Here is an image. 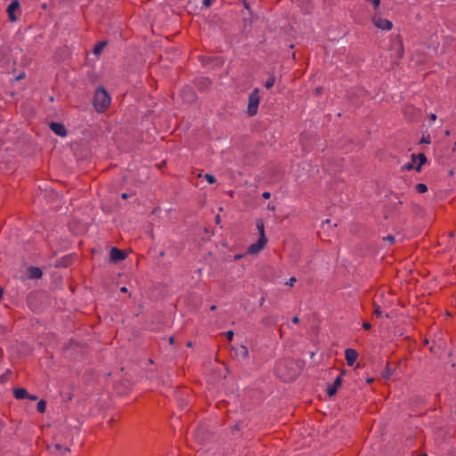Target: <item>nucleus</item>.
<instances>
[{"label":"nucleus","mask_w":456,"mask_h":456,"mask_svg":"<svg viewBox=\"0 0 456 456\" xmlns=\"http://www.w3.org/2000/svg\"><path fill=\"white\" fill-rule=\"evenodd\" d=\"M275 371L284 381H290L296 378L297 368L291 361H281L277 363Z\"/></svg>","instance_id":"f257e3e1"},{"label":"nucleus","mask_w":456,"mask_h":456,"mask_svg":"<svg viewBox=\"0 0 456 456\" xmlns=\"http://www.w3.org/2000/svg\"><path fill=\"white\" fill-rule=\"evenodd\" d=\"M110 96L104 88H96L94 97V106L98 112H103L110 106Z\"/></svg>","instance_id":"f03ea898"},{"label":"nucleus","mask_w":456,"mask_h":456,"mask_svg":"<svg viewBox=\"0 0 456 456\" xmlns=\"http://www.w3.org/2000/svg\"><path fill=\"white\" fill-rule=\"evenodd\" d=\"M427 162V158L424 153H419L417 155L412 154L410 162L404 164L402 167V170L410 171L415 169L417 172L421 170L422 166Z\"/></svg>","instance_id":"7ed1b4c3"},{"label":"nucleus","mask_w":456,"mask_h":456,"mask_svg":"<svg viewBox=\"0 0 456 456\" xmlns=\"http://www.w3.org/2000/svg\"><path fill=\"white\" fill-rule=\"evenodd\" d=\"M259 102V90L255 88L248 95V114L249 116H254L256 114Z\"/></svg>","instance_id":"20e7f679"},{"label":"nucleus","mask_w":456,"mask_h":456,"mask_svg":"<svg viewBox=\"0 0 456 456\" xmlns=\"http://www.w3.org/2000/svg\"><path fill=\"white\" fill-rule=\"evenodd\" d=\"M372 23L381 30L388 31L393 28V23L389 20L382 18L378 12L373 15Z\"/></svg>","instance_id":"39448f33"},{"label":"nucleus","mask_w":456,"mask_h":456,"mask_svg":"<svg viewBox=\"0 0 456 456\" xmlns=\"http://www.w3.org/2000/svg\"><path fill=\"white\" fill-rule=\"evenodd\" d=\"M266 243H267V239H258V240L256 243L251 244L248 248L247 253L251 254V255L257 254L265 248Z\"/></svg>","instance_id":"423d86ee"},{"label":"nucleus","mask_w":456,"mask_h":456,"mask_svg":"<svg viewBox=\"0 0 456 456\" xmlns=\"http://www.w3.org/2000/svg\"><path fill=\"white\" fill-rule=\"evenodd\" d=\"M126 254L125 251L118 249L116 247H112L110 251V258L112 262L117 263L126 259Z\"/></svg>","instance_id":"0eeeda50"},{"label":"nucleus","mask_w":456,"mask_h":456,"mask_svg":"<svg viewBox=\"0 0 456 456\" xmlns=\"http://www.w3.org/2000/svg\"><path fill=\"white\" fill-rule=\"evenodd\" d=\"M19 9L20 2L18 0H12L7 7V13L11 21L14 22L17 20V17L15 16L14 12Z\"/></svg>","instance_id":"6e6552de"},{"label":"nucleus","mask_w":456,"mask_h":456,"mask_svg":"<svg viewBox=\"0 0 456 456\" xmlns=\"http://www.w3.org/2000/svg\"><path fill=\"white\" fill-rule=\"evenodd\" d=\"M343 374H344V372H341V373H340V374H339V375L335 379L334 383L327 388V394H328V395H329V396H333V395L337 393V391H338V387H339L341 386V384H342V375H343Z\"/></svg>","instance_id":"1a4fd4ad"},{"label":"nucleus","mask_w":456,"mask_h":456,"mask_svg":"<svg viewBox=\"0 0 456 456\" xmlns=\"http://www.w3.org/2000/svg\"><path fill=\"white\" fill-rule=\"evenodd\" d=\"M50 128L59 136L65 137L67 135V130L61 123L52 122L50 124Z\"/></svg>","instance_id":"9d476101"},{"label":"nucleus","mask_w":456,"mask_h":456,"mask_svg":"<svg viewBox=\"0 0 456 456\" xmlns=\"http://www.w3.org/2000/svg\"><path fill=\"white\" fill-rule=\"evenodd\" d=\"M345 357L348 366H353L358 357V353L353 348H347L345 351Z\"/></svg>","instance_id":"9b49d317"},{"label":"nucleus","mask_w":456,"mask_h":456,"mask_svg":"<svg viewBox=\"0 0 456 456\" xmlns=\"http://www.w3.org/2000/svg\"><path fill=\"white\" fill-rule=\"evenodd\" d=\"M13 395L16 399L22 400V399H27V396H28V393L25 388L18 387V388H14Z\"/></svg>","instance_id":"f8f14e48"},{"label":"nucleus","mask_w":456,"mask_h":456,"mask_svg":"<svg viewBox=\"0 0 456 456\" xmlns=\"http://www.w3.org/2000/svg\"><path fill=\"white\" fill-rule=\"evenodd\" d=\"M42 270L38 267L31 266L28 268V276L31 279H39L42 277Z\"/></svg>","instance_id":"ddd939ff"},{"label":"nucleus","mask_w":456,"mask_h":456,"mask_svg":"<svg viewBox=\"0 0 456 456\" xmlns=\"http://www.w3.org/2000/svg\"><path fill=\"white\" fill-rule=\"evenodd\" d=\"M183 97L186 102H192L195 100V94L191 88H186L183 92Z\"/></svg>","instance_id":"4468645a"},{"label":"nucleus","mask_w":456,"mask_h":456,"mask_svg":"<svg viewBox=\"0 0 456 456\" xmlns=\"http://www.w3.org/2000/svg\"><path fill=\"white\" fill-rule=\"evenodd\" d=\"M256 229L258 230L260 235L259 239H266L265 234V224L263 220L259 219L256 221Z\"/></svg>","instance_id":"2eb2a0df"},{"label":"nucleus","mask_w":456,"mask_h":456,"mask_svg":"<svg viewBox=\"0 0 456 456\" xmlns=\"http://www.w3.org/2000/svg\"><path fill=\"white\" fill-rule=\"evenodd\" d=\"M106 45H107L106 41H101L98 44H96L94 48V51H93L94 54L99 55L102 52V50L104 49V47Z\"/></svg>","instance_id":"dca6fc26"},{"label":"nucleus","mask_w":456,"mask_h":456,"mask_svg":"<svg viewBox=\"0 0 456 456\" xmlns=\"http://www.w3.org/2000/svg\"><path fill=\"white\" fill-rule=\"evenodd\" d=\"M236 354H237L238 356H241V357H243V358H246V357H248V348H247L246 346H240L237 348V350H236Z\"/></svg>","instance_id":"f3484780"},{"label":"nucleus","mask_w":456,"mask_h":456,"mask_svg":"<svg viewBox=\"0 0 456 456\" xmlns=\"http://www.w3.org/2000/svg\"><path fill=\"white\" fill-rule=\"evenodd\" d=\"M275 83V77L274 76H271L267 80L266 82L265 83V87L266 89H270L273 86Z\"/></svg>","instance_id":"a211bd4d"},{"label":"nucleus","mask_w":456,"mask_h":456,"mask_svg":"<svg viewBox=\"0 0 456 456\" xmlns=\"http://www.w3.org/2000/svg\"><path fill=\"white\" fill-rule=\"evenodd\" d=\"M45 409H46V403L44 400H41L37 403V410L43 413L45 411Z\"/></svg>","instance_id":"6ab92c4d"},{"label":"nucleus","mask_w":456,"mask_h":456,"mask_svg":"<svg viewBox=\"0 0 456 456\" xmlns=\"http://www.w3.org/2000/svg\"><path fill=\"white\" fill-rule=\"evenodd\" d=\"M10 373L11 370H6V371L0 376V384H4L8 380Z\"/></svg>","instance_id":"aec40b11"},{"label":"nucleus","mask_w":456,"mask_h":456,"mask_svg":"<svg viewBox=\"0 0 456 456\" xmlns=\"http://www.w3.org/2000/svg\"><path fill=\"white\" fill-rule=\"evenodd\" d=\"M416 190L419 193H424L428 191V186L425 183H418Z\"/></svg>","instance_id":"412c9836"},{"label":"nucleus","mask_w":456,"mask_h":456,"mask_svg":"<svg viewBox=\"0 0 456 456\" xmlns=\"http://www.w3.org/2000/svg\"><path fill=\"white\" fill-rule=\"evenodd\" d=\"M204 177L209 183H214L216 182L215 176L210 174H206Z\"/></svg>","instance_id":"4be33fe9"},{"label":"nucleus","mask_w":456,"mask_h":456,"mask_svg":"<svg viewBox=\"0 0 456 456\" xmlns=\"http://www.w3.org/2000/svg\"><path fill=\"white\" fill-rule=\"evenodd\" d=\"M383 240L390 244H393L395 240V238L393 235H387L383 237Z\"/></svg>","instance_id":"5701e85b"},{"label":"nucleus","mask_w":456,"mask_h":456,"mask_svg":"<svg viewBox=\"0 0 456 456\" xmlns=\"http://www.w3.org/2000/svg\"><path fill=\"white\" fill-rule=\"evenodd\" d=\"M374 314H375L378 318L382 317V312H381V309H380V306H379V305H375Z\"/></svg>","instance_id":"b1692460"},{"label":"nucleus","mask_w":456,"mask_h":456,"mask_svg":"<svg viewBox=\"0 0 456 456\" xmlns=\"http://www.w3.org/2000/svg\"><path fill=\"white\" fill-rule=\"evenodd\" d=\"M430 142H431V141H430V137H429V135H427V136L423 135L419 142H420V143H427V144H429V143H430Z\"/></svg>","instance_id":"393cba45"},{"label":"nucleus","mask_w":456,"mask_h":456,"mask_svg":"<svg viewBox=\"0 0 456 456\" xmlns=\"http://www.w3.org/2000/svg\"><path fill=\"white\" fill-rule=\"evenodd\" d=\"M366 1L370 3L371 4H373V6L375 8L379 7L380 4V0H366Z\"/></svg>","instance_id":"a878e982"},{"label":"nucleus","mask_w":456,"mask_h":456,"mask_svg":"<svg viewBox=\"0 0 456 456\" xmlns=\"http://www.w3.org/2000/svg\"><path fill=\"white\" fill-rule=\"evenodd\" d=\"M233 336H234V333L232 330H229L225 333V337L227 338L228 340H232L233 338Z\"/></svg>","instance_id":"bb28decb"},{"label":"nucleus","mask_w":456,"mask_h":456,"mask_svg":"<svg viewBox=\"0 0 456 456\" xmlns=\"http://www.w3.org/2000/svg\"><path fill=\"white\" fill-rule=\"evenodd\" d=\"M297 281V279L295 277H291L287 282L286 285L293 286L294 283Z\"/></svg>","instance_id":"cd10ccee"},{"label":"nucleus","mask_w":456,"mask_h":456,"mask_svg":"<svg viewBox=\"0 0 456 456\" xmlns=\"http://www.w3.org/2000/svg\"><path fill=\"white\" fill-rule=\"evenodd\" d=\"M362 327H363V329H364V330H370V328H371V324H370V322H364V323L362 324Z\"/></svg>","instance_id":"c85d7f7f"},{"label":"nucleus","mask_w":456,"mask_h":456,"mask_svg":"<svg viewBox=\"0 0 456 456\" xmlns=\"http://www.w3.org/2000/svg\"><path fill=\"white\" fill-rule=\"evenodd\" d=\"M429 119H430V122L433 123L436 120V115L432 113L429 115Z\"/></svg>","instance_id":"c756f323"},{"label":"nucleus","mask_w":456,"mask_h":456,"mask_svg":"<svg viewBox=\"0 0 456 456\" xmlns=\"http://www.w3.org/2000/svg\"><path fill=\"white\" fill-rule=\"evenodd\" d=\"M27 399H29L31 401H37V396L34 395L28 394V396H27Z\"/></svg>","instance_id":"7c9ffc66"},{"label":"nucleus","mask_w":456,"mask_h":456,"mask_svg":"<svg viewBox=\"0 0 456 456\" xmlns=\"http://www.w3.org/2000/svg\"><path fill=\"white\" fill-rule=\"evenodd\" d=\"M203 86H208L210 81L208 78H202Z\"/></svg>","instance_id":"2f4dec72"},{"label":"nucleus","mask_w":456,"mask_h":456,"mask_svg":"<svg viewBox=\"0 0 456 456\" xmlns=\"http://www.w3.org/2000/svg\"><path fill=\"white\" fill-rule=\"evenodd\" d=\"M203 4L205 7H209L211 5V0H204Z\"/></svg>","instance_id":"473e14b6"},{"label":"nucleus","mask_w":456,"mask_h":456,"mask_svg":"<svg viewBox=\"0 0 456 456\" xmlns=\"http://www.w3.org/2000/svg\"><path fill=\"white\" fill-rule=\"evenodd\" d=\"M271 197V193L269 191H265L263 193V198L269 199Z\"/></svg>","instance_id":"72a5a7b5"},{"label":"nucleus","mask_w":456,"mask_h":456,"mask_svg":"<svg viewBox=\"0 0 456 456\" xmlns=\"http://www.w3.org/2000/svg\"><path fill=\"white\" fill-rule=\"evenodd\" d=\"M292 322H293L294 324H297V323L299 322V318H298L297 316H294V317L292 318Z\"/></svg>","instance_id":"f704fd0d"},{"label":"nucleus","mask_w":456,"mask_h":456,"mask_svg":"<svg viewBox=\"0 0 456 456\" xmlns=\"http://www.w3.org/2000/svg\"><path fill=\"white\" fill-rule=\"evenodd\" d=\"M267 208H268L269 210L273 211V210L275 209V206H274L273 204L269 203V204L267 205Z\"/></svg>","instance_id":"c9c22d12"},{"label":"nucleus","mask_w":456,"mask_h":456,"mask_svg":"<svg viewBox=\"0 0 456 456\" xmlns=\"http://www.w3.org/2000/svg\"><path fill=\"white\" fill-rule=\"evenodd\" d=\"M398 45H399V50H398V52H399V55L401 56V55H402V53H403L402 44L399 42V43H398Z\"/></svg>","instance_id":"e433bc0d"},{"label":"nucleus","mask_w":456,"mask_h":456,"mask_svg":"<svg viewBox=\"0 0 456 456\" xmlns=\"http://www.w3.org/2000/svg\"><path fill=\"white\" fill-rule=\"evenodd\" d=\"M241 257H242V255H241V254H238V255H235V256H234V259H235V260H239V259H240Z\"/></svg>","instance_id":"4c0bfd02"},{"label":"nucleus","mask_w":456,"mask_h":456,"mask_svg":"<svg viewBox=\"0 0 456 456\" xmlns=\"http://www.w3.org/2000/svg\"><path fill=\"white\" fill-rule=\"evenodd\" d=\"M120 291L123 292V293H126V292H127V288L126 287H122V288H120Z\"/></svg>","instance_id":"58836bf2"},{"label":"nucleus","mask_w":456,"mask_h":456,"mask_svg":"<svg viewBox=\"0 0 456 456\" xmlns=\"http://www.w3.org/2000/svg\"><path fill=\"white\" fill-rule=\"evenodd\" d=\"M4 294V289L0 286V299L2 298Z\"/></svg>","instance_id":"ea45409f"},{"label":"nucleus","mask_w":456,"mask_h":456,"mask_svg":"<svg viewBox=\"0 0 456 456\" xmlns=\"http://www.w3.org/2000/svg\"><path fill=\"white\" fill-rule=\"evenodd\" d=\"M121 197H122V199L126 200V199H127V198H128V194H127V193H123V194L121 195Z\"/></svg>","instance_id":"a19ab883"},{"label":"nucleus","mask_w":456,"mask_h":456,"mask_svg":"<svg viewBox=\"0 0 456 456\" xmlns=\"http://www.w3.org/2000/svg\"><path fill=\"white\" fill-rule=\"evenodd\" d=\"M263 322H264V324H265V325H269V324H271V322H269L267 320H263Z\"/></svg>","instance_id":"79ce46f5"},{"label":"nucleus","mask_w":456,"mask_h":456,"mask_svg":"<svg viewBox=\"0 0 456 456\" xmlns=\"http://www.w3.org/2000/svg\"><path fill=\"white\" fill-rule=\"evenodd\" d=\"M23 77H24V75H23V74H20V75H19V76L17 77V79H18V80H19V79H21Z\"/></svg>","instance_id":"37998d69"},{"label":"nucleus","mask_w":456,"mask_h":456,"mask_svg":"<svg viewBox=\"0 0 456 456\" xmlns=\"http://www.w3.org/2000/svg\"><path fill=\"white\" fill-rule=\"evenodd\" d=\"M216 305H212V306L210 307V310H211V311H214V310H216Z\"/></svg>","instance_id":"c03bdc74"},{"label":"nucleus","mask_w":456,"mask_h":456,"mask_svg":"<svg viewBox=\"0 0 456 456\" xmlns=\"http://www.w3.org/2000/svg\"><path fill=\"white\" fill-rule=\"evenodd\" d=\"M243 5L245 8H247V9L248 8V4L245 1L243 2Z\"/></svg>","instance_id":"a18cd8bd"},{"label":"nucleus","mask_w":456,"mask_h":456,"mask_svg":"<svg viewBox=\"0 0 456 456\" xmlns=\"http://www.w3.org/2000/svg\"><path fill=\"white\" fill-rule=\"evenodd\" d=\"M55 447H56L57 450H61V445H60V444H56Z\"/></svg>","instance_id":"49530a36"},{"label":"nucleus","mask_w":456,"mask_h":456,"mask_svg":"<svg viewBox=\"0 0 456 456\" xmlns=\"http://www.w3.org/2000/svg\"><path fill=\"white\" fill-rule=\"evenodd\" d=\"M169 342H170L171 344H172V343H174V338H173V337H171V338H169Z\"/></svg>","instance_id":"de8ad7c7"},{"label":"nucleus","mask_w":456,"mask_h":456,"mask_svg":"<svg viewBox=\"0 0 456 456\" xmlns=\"http://www.w3.org/2000/svg\"><path fill=\"white\" fill-rule=\"evenodd\" d=\"M445 134H446V135H450V131H449V130H446V131H445Z\"/></svg>","instance_id":"09e8293b"},{"label":"nucleus","mask_w":456,"mask_h":456,"mask_svg":"<svg viewBox=\"0 0 456 456\" xmlns=\"http://www.w3.org/2000/svg\"><path fill=\"white\" fill-rule=\"evenodd\" d=\"M371 381H372V379H369L367 380V382H368V383H370Z\"/></svg>","instance_id":"8fccbe9b"},{"label":"nucleus","mask_w":456,"mask_h":456,"mask_svg":"<svg viewBox=\"0 0 456 456\" xmlns=\"http://www.w3.org/2000/svg\"><path fill=\"white\" fill-rule=\"evenodd\" d=\"M419 456H427V454H421V455H419Z\"/></svg>","instance_id":"3c124183"},{"label":"nucleus","mask_w":456,"mask_h":456,"mask_svg":"<svg viewBox=\"0 0 456 456\" xmlns=\"http://www.w3.org/2000/svg\"><path fill=\"white\" fill-rule=\"evenodd\" d=\"M454 148H456V141H455V143H454Z\"/></svg>","instance_id":"603ef678"}]
</instances>
